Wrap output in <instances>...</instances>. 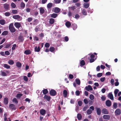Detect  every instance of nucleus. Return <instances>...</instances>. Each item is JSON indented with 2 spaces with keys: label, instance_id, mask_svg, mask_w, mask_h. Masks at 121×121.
<instances>
[{
  "label": "nucleus",
  "instance_id": "obj_1",
  "mask_svg": "<svg viewBox=\"0 0 121 121\" xmlns=\"http://www.w3.org/2000/svg\"><path fill=\"white\" fill-rule=\"evenodd\" d=\"M9 29L10 32L11 33H14L16 31V29L14 27L13 23H12L10 24L9 26Z\"/></svg>",
  "mask_w": 121,
  "mask_h": 121
},
{
  "label": "nucleus",
  "instance_id": "obj_2",
  "mask_svg": "<svg viewBox=\"0 0 121 121\" xmlns=\"http://www.w3.org/2000/svg\"><path fill=\"white\" fill-rule=\"evenodd\" d=\"M13 18L15 19H17L18 20L21 21L22 19V17L19 15H14L13 16Z\"/></svg>",
  "mask_w": 121,
  "mask_h": 121
},
{
  "label": "nucleus",
  "instance_id": "obj_3",
  "mask_svg": "<svg viewBox=\"0 0 121 121\" xmlns=\"http://www.w3.org/2000/svg\"><path fill=\"white\" fill-rule=\"evenodd\" d=\"M9 107V108L12 111L13 110H15L16 109L15 105L13 104H10Z\"/></svg>",
  "mask_w": 121,
  "mask_h": 121
},
{
  "label": "nucleus",
  "instance_id": "obj_4",
  "mask_svg": "<svg viewBox=\"0 0 121 121\" xmlns=\"http://www.w3.org/2000/svg\"><path fill=\"white\" fill-rule=\"evenodd\" d=\"M49 93L51 95L55 96L56 95V92L55 90L52 89L50 91Z\"/></svg>",
  "mask_w": 121,
  "mask_h": 121
},
{
  "label": "nucleus",
  "instance_id": "obj_5",
  "mask_svg": "<svg viewBox=\"0 0 121 121\" xmlns=\"http://www.w3.org/2000/svg\"><path fill=\"white\" fill-rule=\"evenodd\" d=\"M10 5L7 3L4 4L3 7L6 10H9Z\"/></svg>",
  "mask_w": 121,
  "mask_h": 121
},
{
  "label": "nucleus",
  "instance_id": "obj_6",
  "mask_svg": "<svg viewBox=\"0 0 121 121\" xmlns=\"http://www.w3.org/2000/svg\"><path fill=\"white\" fill-rule=\"evenodd\" d=\"M18 39L19 40V42H23L24 40V38L23 36L22 35H20L18 38Z\"/></svg>",
  "mask_w": 121,
  "mask_h": 121
},
{
  "label": "nucleus",
  "instance_id": "obj_7",
  "mask_svg": "<svg viewBox=\"0 0 121 121\" xmlns=\"http://www.w3.org/2000/svg\"><path fill=\"white\" fill-rule=\"evenodd\" d=\"M85 89L87 91H89L90 90H92L93 89L91 85H88L87 86H86Z\"/></svg>",
  "mask_w": 121,
  "mask_h": 121
},
{
  "label": "nucleus",
  "instance_id": "obj_8",
  "mask_svg": "<svg viewBox=\"0 0 121 121\" xmlns=\"http://www.w3.org/2000/svg\"><path fill=\"white\" fill-rule=\"evenodd\" d=\"M44 99H46L48 101H49L51 99V97L50 96L45 95L44 97Z\"/></svg>",
  "mask_w": 121,
  "mask_h": 121
},
{
  "label": "nucleus",
  "instance_id": "obj_9",
  "mask_svg": "<svg viewBox=\"0 0 121 121\" xmlns=\"http://www.w3.org/2000/svg\"><path fill=\"white\" fill-rule=\"evenodd\" d=\"M14 25L17 28H19L21 26V24L20 23L18 22L15 23Z\"/></svg>",
  "mask_w": 121,
  "mask_h": 121
},
{
  "label": "nucleus",
  "instance_id": "obj_10",
  "mask_svg": "<svg viewBox=\"0 0 121 121\" xmlns=\"http://www.w3.org/2000/svg\"><path fill=\"white\" fill-rule=\"evenodd\" d=\"M40 113L41 115L44 116L46 113V111L43 109H41L40 110Z\"/></svg>",
  "mask_w": 121,
  "mask_h": 121
},
{
  "label": "nucleus",
  "instance_id": "obj_11",
  "mask_svg": "<svg viewBox=\"0 0 121 121\" xmlns=\"http://www.w3.org/2000/svg\"><path fill=\"white\" fill-rule=\"evenodd\" d=\"M96 109L97 114L99 115H100L101 113V110L100 108H97Z\"/></svg>",
  "mask_w": 121,
  "mask_h": 121
},
{
  "label": "nucleus",
  "instance_id": "obj_12",
  "mask_svg": "<svg viewBox=\"0 0 121 121\" xmlns=\"http://www.w3.org/2000/svg\"><path fill=\"white\" fill-rule=\"evenodd\" d=\"M4 104L5 105H7L9 103V99L7 97L4 98Z\"/></svg>",
  "mask_w": 121,
  "mask_h": 121
},
{
  "label": "nucleus",
  "instance_id": "obj_13",
  "mask_svg": "<svg viewBox=\"0 0 121 121\" xmlns=\"http://www.w3.org/2000/svg\"><path fill=\"white\" fill-rule=\"evenodd\" d=\"M108 97L112 100H113L114 99L113 95L111 93H108Z\"/></svg>",
  "mask_w": 121,
  "mask_h": 121
},
{
  "label": "nucleus",
  "instance_id": "obj_14",
  "mask_svg": "<svg viewBox=\"0 0 121 121\" xmlns=\"http://www.w3.org/2000/svg\"><path fill=\"white\" fill-rule=\"evenodd\" d=\"M103 118L105 120H109L110 118V116L109 115H104L103 116Z\"/></svg>",
  "mask_w": 121,
  "mask_h": 121
},
{
  "label": "nucleus",
  "instance_id": "obj_15",
  "mask_svg": "<svg viewBox=\"0 0 121 121\" xmlns=\"http://www.w3.org/2000/svg\"><path fill=\"white\" fill-rule=\"evenodd\" d=\"M102 113L105 114H107L108 113V110L106 108H104L102 110Z\"/></svg>",
  "mask_w": 121,
  "mask_h": 121
},
{
  "label": "nucleus",
  "instance_id": "obj_16",
  "mask_svg": "<svg viewBox=\"0 0 121 121\" xmlns=\"http://www.w3.org/2000/svg\"><path fill=\"white\" fill-rule=\"evenodd\" d=\"M121 110L119 109H117L115 111V114L116 115H118L121 114Z\"/></svg>",
  "mask_w": 121,
  "mask_h": 121
},
{
  "label": "nucleus",
  "instance_id": "obj_17",
  "mask_svg": "<svg viewBox=\"0 0 121 121\" xmlns=\"http://www.w3.org/2000/svg\"><path fill=\"white\" fill-rule=\"evenodd\" d=\"M106 104L107 106H110L111 105V102L109 100H107L106 102Z\"/></svg>",
  "mask_w": 121,
  "mask_h": 121
},
{
  "label": "nucleus",
  "instance_id": "obj_18",
  "mask_svg": "<svg viewBox=\"0 0 121 121\" xmlns=\"http://www.w3.org/2000/svg\"><path fill=\"white\" fill-rule=\"evenodd\" d=\"M60 9L59 8L55 7L54 9V12L56 13H58L60 12Z\"/></svg>",
  "mask_w": 121,
  "mask_h": 121
},
{
  "label": "nucleus",
  "instance_id": "obj_19",
  "mask_svg": "<svg viewBox=\"0 0 121 121\" xmlns=\"http://www.w3.org/2000/svg\"><path fill=\"white\" fill-rule=\"evenodd\" d=\"M58 16V14L56 13H53L50 15L51 17L54 18H55Z\"/></svg>",
  "mask_w": 121,
  "mask_h": 121
},
{
  "label": "nucleus",
  "instance_id": "obj_20",
  "mask_svg": "<svg viewBox=\"0 0 121 121\" xmlns=\"http://www.w3.org/2000/svg\"><path fill=\"white\" fill-rule=\"evenodd\" d=\"M31 51L29 50H26L24 52V53L26 55H29L31 53Z\"/></svg>",
  "mask_w": 121,
  "mask_h": 121
},
{
  "label": "nucleus",
  "instance_id": "obj_21",
  "mask_svg": "<svg viewBox=\"0 0 121 121\" xmlns=\"http://www.w3.org/2000/svg\"><path fill=\"white\" fill-rule=\"evenodd\" d=\"M40 12V14H43L44 12V10L43 8L41 7L39 8Z\"/></svg>",
  "mask_w": 121,
  "mask_h": 121
},
{
  "label": "nucleus",
  "instance_id": "obj_22",
  "mask_svg": "<svg viewBox=\"0 0 121 121\" xmlns=\"http://www.w3.org/2000/svg\"><path fill=\"white\" fill-rule=\"evenodd\" d=\"M63 95L65 97H66L67 95V92L66 90H64L63 91Z\"/></svg>",
  "mask_w": 121,
  "mask_h": 121
},
{
  "label": "nucleus",
  "instance_id": "obj_23",
  "mask_svg": "<svg viewBox=\"0 0 121 121\" xmlns=\"http://www.w3.org/2000/svg\"><path fill=\"white\" fill-rule=\"evenodd\" d=\"M82 13L85 16L87 14L86 10L84 9H83L82 11Z\"/></svg>",
  "mask_w": 121,
  "mask_h": 121
},
{
  "label": "nucleus",
  "instance_id": "obj_24",
  "mask_svg": "<svg viewBox=\"0 0 121 121\" xmlns=\"http://www.w3.org/2000/svg\"><path fill=\"white\" fill-rule=\"evenodd\" d=\"M35 51L36 52H39L40 51V48L39 46L38 47L36 46L35 48Z\"/></svg>",
  "mask_w": 121,
  "mask_h": 121
},
{
  "label": "nucleus",
  "instance_id": "obj_25",
  "mask_svg": "<svg viewBox=\"0 0 121 121\" xmlns=\"http://www.w3.org/2000/svg\"><path fill=\"white\" fill-rule=\"evenodd\" d=\"M65 25L66 26L68 27H70L71 26V24L70 22L69 21H67L66 22Z\"/></svg>",
  "mask_w": 121,
  "mask_h": 121
},
{
  "label": "nucleus",
  "instance_id": "obj_26",
  "mask_svg": "<svg viewBox=\"0 0 121 121\" xmlns=\"http://www.w3.org/2000/svg\"><path fill=\"white\" fill-rule=\"evenodd\" d=\"M82 116L80 113H78L77 115V118L78 120H81L82 118Z\"/></svg>",
  "mask_w": 121,
  "mask_h": 121
},
{
  "label": "nucleus",
  "instance_id": "obj_27",
  "mask_svg": "<svg viewBox=\"0 0 121 121\" xmlns=\"http://www.w3.org/2000/svg\"><path fill=\"white\" fill-rule=\"evenodd\" d=\"M8 32L7 30L4 31L2 33L1 35H8Z\"/></svg>",
  "mask_w": 121,
  "mask_h": 121
},
{
  "label": "nucleus",
  "instance_id": "obj_28",
  "mask_svg": "<svg viewBox=\"0 0 121 121\" xmlns=\"http://www.w3.org/2000/svg\"><path fill=\"white\" fill-rule=\"evenodd\" d=\"M55 21L54 19L52 18H51L49 19V23L51 24H52L54 23Z\"/></svg>",
  "mask_w": 121,
  "mask_h": 121
},
{
  "label": "nucleus",
  "instance_id": "obj_29",
  "mask_svg": "<svg viewBox=\"0 0 121 121\" xmlns=\"http://www.w3.org/2000/svg\"><path fill=\"white\" fill-rule=\"evenodd\" d=\"M16 66L18 68H20L22 66V64L20 62H17L16 63Z\"/></svg>",
  "mask_w": 121,
  "mask_h": 121
},
{
  "label": "nucleus",
  "instance_id": "obj_30",
  "mask_svg": "<svg viewBox=\"0 0 121 121\" xmlns=\"http://www.w3.org/2000/svg\"><path fill=\"white\" fill-rule=\"evenodd\" d=\"M13 43H9L7 44H6L5 47H4V48H9V47L10 46H11V45Z\"/></svg>",
  "mask_w": 121,
  "mask_h": 121
},
{
  "label": "nucleus",
  "instance_id": "obj_31",
  "mask_svg": "<svg viewBox=\"0 0 121 121\" xmlns=\"http://www.w3.org/2000/svg\"><path fill=\"white\" fill-rule=\"evenodd\" d=\"M80 66H82L85 65V63L84 60H82L81 61L80 63Z\"/></svg>",
  "mask_w": 121,
  "mask_h": 121
},
{
  "label": "nucleus",
  "instance_id": "obj_32",
  "mask_svg": "<svg viewBox=\"0 0 121 121\" xmlns=\"http://www.w3.org/2000/svg\"><path fill=\"white\" fill-rule=\"evenodd\" d=\"M5 23V21L3 19H1L0 20V24L2 25H4Z\"/></svg>",
  "mask_w": 121,
  "mask_h": 121
},
{
  "label": "nucleus",
  "instance_id": "obj_33",
  "mask_svg": "<svg viewBox=\"0 0 121 121\" xmlns=\"http://www.w3.org/2000/svg\"><path fill=\"white\" fill-rule=\"evenodd\" d=\"M53 4L52 3H49L47 5V7L49 9L52 7Z\"/></svg>",
  "mask_w": 121,
  "mask_h": 121
},
{
  "label": "nucleus",
  "instance_id": "obj_34",
  "mask_svg": "<svg viewBox=\"0 0 121 121\" xmlns=\"http://www.w3.org/2000/svg\"><path fill=\"white\" fill-rule=\"evenodd\" d=\"M1 76L4 77H5L7 76V74L4 72L3 71H1Z\"/></svg>",
  "mask_w": 121,
  "mask_h": 121
},
{
  "label": "nucleus",
  "instance_id": "obj_35",
  "mask_svg": "<svg viewBox=\"0 0 121 121\" xmlns=\"http://www.w3.org/2000/svg\"><path fill=\"white\" fill-rule=\"evenodd\" d=\"M39 23V20L37 19L35 20L33 22V25H36Z\"/></svg>",
  "mask_w": 121,
  "mask_h": 121
},
{
  "label": "nucleus",
  "instance_id": "obj_36",
  "mask_svg": "<svg viewBox=\"0 0 121 121\" xmlns=\"http://www.w3.org/2000/svg\"><path fill=\"white\" fill-rule=\"evenodd\" d=\"M20 7L23 9H24L25 6V4L23 2H22L20 4Z\"/></svg>",
  "mask_w": 121,
  "mask_h": 121
},
{
  "label": "nucleus",
  "instance_id": "obj_37",
  "mask_svg": "<svg viewBox=\"0 0 121 121\" xmlns=\"http://www.w3.org/2000/svg\"><path fill=\"white\" fill-rule=\"evenodd\" d=\"M43 92L44 95H46L48 93V91L47 89H45L43 90Z\"/></svg>",
  "mask_w": 121,
  "mask_h": 121
},
{
  "label": "nucleus",
  "instance_id": "obj_38",
  "mask_svg": "<svg viewBox=\"0 0 121 121\" xmlns=\"http://www.w3.org/2000/svg\"><path fill=\"white\" fill-rule=\"evenodd\" d=\"M89 6V3H86L84 4V6L85 8H88Z\"/></svg>",
  "mask_w": 121,
  "mask_h": 121
},
{
  "label": "nucleus",
  "instance_id": "obj_39",
  "mask_svg": "<svg viewBox=\"0 0 121 121\" xmlns=\"http://www.w3.org/2000/svg\"><path fill=\"white\" fill-rule=\"evenodd\" d=\"M119 91V90L117 89H116L114 91V93L115 96L116 97L117 96V94Z\"/></svg>",
  "mask_w": 121,
  "mask_h": 121
},
{
  "label": "nucleus",
  "instance_id": "obj_40",
  "mask_svg": "<svg viewBox=\"0 0 121 121\" xmlns=\"http://www.w3.org/2000/svg\"><path fill=\"white\" fill-rule=\"evenodd\" d=\"M72 26L73 30H75L77 28V25L75 24H72Z\"/></svg>",
  "mask_w": 121,
  "mask_h": 121
},
{
  "label": "nucleus",
  "instance_id": "obj_41",
  "mask_svg": "<svg viewBox=\"0 0 121 121\" xmlns=\"http://www.w3.org/2000/svg\"><path fill=\"white\" fill-rule=\"evenodd\" d=\"M8 63L10 65H12L14 64V62L13 60H10L8 61Z\"/></svg>",
  "mask_w": 121,
  "mask_h": 121
},
{
  "label": "nucleus",
  "instance_id": "obj_42",
  "mask_svg": "<svg viewBox=\"0 0 121 121\" xmlns=\"http://www.w3.org/2000/svg\"><path fill=\"white\" fill-rule=\"evenodd\" d=\"M4 67L7 69H9L10 67V66L9 65H8L6 64H4Z\"/></svg>",
  "mask_w": 121,
  "mask_h": 121
},
{
  "label": "nucleus",
  "instance_id": "obj_43",
  "mask_svg": "<svg viewBox=\"0 0 121 121\" xmlns=\"http://www.w3.org/2000/svg\"><path fill=\"white\" fill-rule=\"evenodd\" d=\"M69 10H74L75 9V6H73L72 7H69Z\"/></svg>",
  "mask_w": 121,
  "mask_h": 121
},
{
  "label": "nucleus",
  "instance_id": "obj_44",
  "mask_svg": "<svg viewBox=\"0 0 121 121\" xmlns=\"http://www.w3.org/2000/svg\"><path fill=\"white\" fill-rule=\"evenodd\" d=\"M76 83L78 85H79L80 83V80L78 79H76Z\"/></svg>",
  "mask_w": 121,
  "mask_h": 121
},
{
  "label": "nucleus",
  "instance_id": "obj_45",
  "mask_svg": "<svg viewBox=\"0 0 121 121\" xmlns=\"http://www.w3.org/2000/svg\"><path fill=\"white\" fill-rule=\"evenodd\" d=\"M13 101L16 104H17L18 103V101L17 99L16 98H14L13 99Z\"/></svg>",
  "mask_w": 121,
  "mask_h": 121
},
{
  "label": "nucleus",
  "instance_id": "obj_46",
  "mask_svg": "<svg viewBox=\"0 0 121 121\" xmlns=\"http://www.w3.org/2000/svg\"><path fill=\"white\" fill-rule=\"evenodd\" d=\"M55 50V48L53 47H51L50 48L49 50L50 52H53Z\"/></svg>",
  "mask_w": 121,
  "mask_h": 121
},
{
  "label": "nucleus",
  "instance_id": "obj_47",
  "mask_svg": "<svg viewBox=\"0 0 121 121\" xmlns=\"http://www.w3.org/2000/svg\"><path fill=\"white\" fill-rule=\"evenodd\" d=\"M11 7L13 8H15L16 7V4L13 3H12L11 4Z\"/></svg>",
  "mask_w": 121,
  "mask_h": 121
},
{
  "label": "nucleus",
  "instance_id": "obj_48",
  "mask_svg": "<svg viewBox=\"0 0 121 121\" xmlns=\"http://www.w3.org/2000/svg\"><path fill=\"white\" fill-rule=\"evenodd\" d=\"M23 95V94L22 93L20 94H18L17 95L16 97L17 98H19L20 97Z\"/></svg>",
  "mask_w": 121,
  "mask_h": 121
},
{
  "label": "nucleus",
  "instance_id": "obj_49",
  "mask_svg": "<svg viewBox=\"0 0 121 121\" xmlns=\"http://www.w3.org/2000/svg\"><path fill=\"white\" fill-rule=\"evenodd\" d=\"M92 112V110L90 109H89L87 111V113L88 115L91 114Z\"/></svg>",
  "mask_w": 121,
  "mask_h": 121
},
{
  "label": "nucleus",
  "instance_id": "obj_50",
  "mask_svg": "<svg viewBox=\"0 0 121 121\" xmlns=\"http://www.w3.org/2000/svg\"><path fill=\"white\" fill-rule=\"evenodd\" d=\"M12 13L14 14H17V10H13Z\"/></svg>",
  "mask_w": 121,
  "mask_h": 121
},
{
  "label": "nucleus",
  "instance_id": "obj_51",
  "mask_svg": "<svg viewBox=\"0 0 121 121\" xmlns=\"http://www.w3.org/2000/svg\"><path fill=\"white\" fill-rule=\"evenodd\" d=\"M4 15L5 16L8 17L10 15V13L9 12H6L4 13Z\"/></svg>",
  "mask_w": 121,
  "mask_h": 121
},
{
  "label": "nucleus",
  "instance_id": "obj_52",
  "mask_svg": "<svg viewBox=\"0 0 121 121\" xmlns=\"http://www.w3.org/2000/svg\"><path fill=\"white\" fill-rule=\"evenodd\" d=\"M32 20L33 18L31 17H29L27 20V21L29 22L31 21Z\"/></svg>",
  "mask_w": 121,
  "mask_h": 121
},
{
  "label": "nucleus",
  "instance_id": "obj_53",
  "mask_svg": "<svg viewBox=\"0 0 121 121\" xmlns=\"http://www.w3.org/2000/svg\"><path fill=\"white\" fill-rule=\"evenodd\" d=\"M50 46L49 44L48 43H46L45 45V47L47 48H49Z\"/></svg>",
  "mask_w": 121,
  "mask_h": 121
},
{
  "label": "nucleus",
  "instance_id": "obj_54",
  "mask_svg": "<svg viewBox=\"0 0 121 121\" xmlns=\"http://www.w3.org/2000/svg\"><path fill=\"white\" fill-rule=\"evenodd\" d=\"M94 96L93 95L91 94L90 95L89 98L91 100H92L93 99H94Z\"/></svg>",
  "mask_w": 121,
  "mask_h": 121
},
{
  "label": "nucleus",
  "instance_id": "obj_55",
  "mask_svg": "<svg viewBox=\"0 0 121 121\" xmlns=\"http://www.w3.org/2000/svg\"><path fill=\"white\" fill-rule=\"evenodd\" d=\"M75 94L76 95L79 96L80 94L79 91L78 90L76 91L75 92Z\"/></svg>",
  "mask_w": 121,
  "mask_h": 121
},
{
  "label": "nucleus",
  "instance_id": "obj_56",
  "mask_svg": "<svg viewBox=\"0 0 121 121\" xmlns=\"http://www.w3.org/2000/svg\"><path fill=\"white\" fill-rule=\"evenodd\" d=\"M61 0H54L55 3L56 4H58L60 3L61 2Z\"/></svg>",
  "mask_w": 121,
  "mask_h": 121
},
{
  "label": "nucleus",
  "instance_id": "obj_57",
  "mask_svg": "<svg viewBox=\"0 0 121 121\" xmlns=\"http://www.w3.org/2000/svg\"><path fill=\"white\" fill-rule=\"evenodd\" d=\"M4 54L7 56H8L10 55V53L8 51H6L5 52Z\"/></svg>",
  "mask_w": 121,
  "mask_h": 121
},
{
  "label": "nucleus",
  "instance_id": "obj_58",
  "mask_svg": "<svg viewBox=\"0 0 121 121\" xmlns=\"http://www.w3.org/2000/svg\"><path fill=\"white\" fill-rule=\"evenodd\" d=\"M78 104L79 106H80L82 105V102L81 100L79 101L78 102Z\"/></svg>",
  "mask_w": 121,
  "mask_h": 121
},
{
  "label": "nucleus",
  "instance_id": "obj_59",
  "mask_svg": "<svg viewBox=\"0 0 121 121\" xmlns=\"http://www.w3.org/2000/svg\"><path fill=\"white\" fill-rule=\"evenodd\" d=\"M102 75V74L101 73H98L97 75V77H100Z\"/></svg>",
  "mask_w": 121,
  "mask_h": 121
},
{
  "label": "nucleus",
  "instance_id": "obj_60",
  "mask_svg": "<svg viewBox=\"0 0 121 121\" xmlns=\"http://www.w3.org/2000/svg\"><path fill=\"white\" fill-rule=\"evenodd\" d=\"M117 103H114L113 106L116 109L117 108Z\"/></svg>",
  "mask_w": 121,
  "mask_h": 121
},
{
  "label": "nucleus",
  "instance_id": "obj_61",
  "mask_svg": "<svg viewBox=\"0 0 121 121\" xmlns=\"http://www.w3.org/2000/svg\"><path fill=\"white\" fill-rule=\"evenodd\" d=\"M23 79L26 81H27L28 80L27 77L26 76H24Z\"/></svg>",
  "mask_w": 121,
  "mask_h": 121
},
{
  "label": "nucleus",
  "instance_id": "obj_62",
  "mask_svg": "<svg viewBox=\"0 0 121 121\" xmlns=\"http://www.w3.org/2000/svg\"><path fill=\"white\" fill-rule=\"evenodd\" d=\"M83 101L85 104H87L88 103V101L86 99H84L83 100Z\"/></svg>",
  "mask_w": 121,
  "mask_h": 121
},
{
  "label": "nucleus",
  "instance_id": "obj_63",
  "mask_svg": "<svg viewBox=\"0 0 121 121\" xmlns=\"http://www.w3.org/2000/svg\"><path fill=\"white\" fill-rule=\"evenodd\" d=\"M114 79H111V80L110 82L111 83V84L112 85H114Z\"/></svg>",
  "mask_w": 121,
  "mask_h": 121
},
{
  "label": "nucleus",
  "instance_id": "obj_64",
  "mask_svg": "<svg viewBox=\"0 0 121 121\" xmlns=\"http://www.w3.org/2000/svg\"><path fill=\"white\" fill-rule=\"evenodd\" d=\"M16 44H14L13 45L12 47V50H14L16 48Z\"/></svg>",
  "mask_w": 121,
  "mask_h": 121
}]
</instances>
